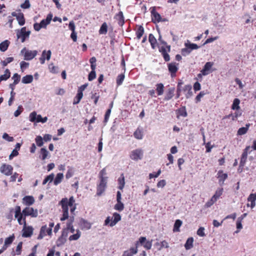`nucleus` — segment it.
Returning <instances> with one entry per match:
<instances>
[{
    "label": "nucleus",
    "instance_id": "f8f14e48",
    "mask_svg": "<svg viewBox=\"0 0 256 256\" xmlns=\"http://www.w3.org/2000/svg\"><path fill=\"white\" fill-rule=\"evenodd\" d=\"M106 183L107 180H105L104 178L100 180V183L97 187V195L100 196L104 192L106 188Z\"/></svg>",
    "mask_w": 256,
    "mask_h": 256
},
{
    "label": "nucleus",
    "instance_id": "4468645a",
    "mask_svg": "<svg viewBox=\"0 0 256 256\" xmlns=\"http://www.w3.org/2000/svg\"><path fill=\"white\" fill-rule=\"evenodd\" d=\"M52 52L50 50L46 51V50H43L42 52V56L40 58V61L41 64H44L46 60H49L51 57Z\"/></svg>",
    "mask_w": 256,
    "mask_h": 256
},
{
    "label": "nucleus",
    "instance_id": "473e14b6",
    "mask_svg": "<svg viewBox=\"0 0 256 256\" xmlns=\"http://www.w3.org/2000/svg\"><path fill=\"white\" fill-rule=\"evenodd\" d=\"M156 91L158 96H161L164 92V86L162 84L160 83L156 84Z\"/></svg>",
    "mask_w": 256,
    "mask_h": 256
},
{
    "label": "nucleus",
    "instance_id": "f03ea898",
    "mask_svg": "<svg viewBox=\"0 0 256 256\" xmlns=\"http://www.w3.org/2000/svg\"><path fill=\"white\" fill-rule=\"evenodd\" d=\"M129 156L131 160L136 162L142 160L144 156V150L140 148L134 150L130 152Z\"/></svg>",
    "mask_w": 256,
    "mask_h": 256
},
{
    "label": "nucleus",
    "instance_id": "cd10ccee",
    "mask_svg": "<svg viewBox=\"0 0 256 256\" xmlns=\"http://www.w3.org/2000/svg\"><path fill=\"white\" fill-rule=\"evenodd\" d=\"M81 232L79 230H76V234H74L70 236L68 240L70 241L78 240L81 236Z\"/></svg>",
    "mask_w": 256,
    "mask_h": 256
},
{
    "label": "nucleus",
    "instance_id": "72a5a7b5",
    "mask_svg": "<svg viewBox=\"0 0 256 256\" xmlns=\"http://www.w3.org/2000/svg\"><path fill=\"white\" fill-rule=\"evenodd\" d=\"M174 88H170L168 89V92L166 93L165 97L164 100H170L174 95Z\"/></svg>",
    "mask_w": 256,
    "mask_h": 256
},
{
    "label": "nucleus",
    "instance_id": "de8ad7c7",
    "mask_svg": "<svg viewBox=\"0 0 256 256\" xmlns=\"http://www.w3.org/2000/svg\"><path fill=\"white\" fill-rule=\"evenodd\" d=\"M118 181L119 184L118 188L122 190L125 184L124 176L122 175V177L118 178Z\"/></svg>",
    "mask_w": 256,
    "mask_h": 256
},
{
    "label": "nucleus",
    "instance_id": "58836bf2",
    "mask_svg": "<svg viewBox=\"0 0 256 256\" xmlns=\"http://www.w3.org/2000/svg\"><path fill=\"white\" fill-rule=\"evenodd\" d=\"M182 224V221L180 220H176L174 224L173 231L174 232H179L180 228Z\"/></svg>",
    "mask_w": 256,
    "mask_h": 256
},
{
    "label": "nucleus",
    "instance_id": "49530a36",
    "mask_svg": "<svg viewBox=\"0 0 256 256\" xmlns=\"http://www.w3.org/2000/svg\"><path fill=\"white\" fill-rule=\"evenodd\" d=\"M54 174L48 176L42 182L43 184H46L48 182H51L54 179Z\"/></svg>",
    "mask_w": 256,
    "mask_h": 256
},
{
    "label": "nucleus",
    "instance_id": "774afa93",
    "mask_svg": "<svg viewBox=\"0 0 256 256\" xmlns=\"http://www.w3.org/2000/svg\"><path fill=\"white\" fill-rule=\"evenodd\" d=\"M30 4L28 0H26L24 2L20 5L22 8H28L30 7Z\"/></svg>",
    "mask_w": 256,
    "mask_h": 256
},
{
    "label": "nucleus",
    "instance_id": "338daca9",
    "mask_svg": "<svg viewBox=\"0 0 256 256\" xmlns=\"http://www.w3.org/2000/svg\"><path fill=\"white\" fill-rule=\"evenodd\" d=\"M236 226L237 230L235 232L238 233L240 232V230L242 228V222L237 220L236 223Z\"/></svg>",
    "mask_w": 256,
    "mask_h": 256
},
{
    "label": "nucleus",
    "instance_id": "6e6552de",
    "mask_svg": "<svg viewBox=\"0 0 256 256\" xmlns=\"http://www.w3.org/2000/svg\"><path fill=\"white\" fill-rule=\"evenodd\" d=\"M22 212L24 215V218H26V216H30L32 218H36L38 216V212L36 209H34L31 207H26L24 208Z\"/></svg>",
    "mask_w": 256,
    "mask_h": 256
},
{
    "label": "nucleus",
    "instance_id": "e2e57ef3",
    "mask_svg": "<svg viewBox=\"0 0 256 256\" xmlns=\"http://www.w3.org/2000/svg\"><path fill=\"white\" fill-rule=\"evenodd\" d=\"M22 242H20L16 248V253L14 254L19 255L21 253V250L22 248Z\"/></svg>",
    "mask_w": 256,
    "mask_h": 256
},
{
    "label": "nucleus",
    "instance_id": "c756f323",
    "mask_svg": "<svg viewBox=\"0 0 256 256\" xmlns=\"http://www.w3.org/2000/svg\"><path fill=\"white\" fill-rule=\"evenodd\" d=\"M218 177L220 178V182L224 184V181L227 178L228 174H224L222 171L220 170L218 173Z\"/></svg>",
    "mask_w": 256,
    "mask_h": 256
},
{
    "label": "nucleus",
    "instance_id": "bf43d9fd",
    "mask_svg": "<svg viewBox=\"0 0 256 256\" xmlns=\"http://www.w3.org/2000/svg\"><path fill=\"white\" fill-rule=\"evenodd\" d=\"M74 174V171L72 168H70L68 170L66 174V179H69L70 178H71Z\"/></svg>",
    "mask_w": 256,
    "mask_h": 256
},
{
    "label": "nucleus",
    "instance_id": "13d9d810",
    "mask_svg": "<svg viewBox=\"0 0 256 256\" xmlns=\"http://www.w3.org/2000/svg\"><path fill=\"white\" fill-rule=\"evenodd\" d=\"M106 168H104L102 170H101L99 174L100 180L104 178L105 180H107V177L104 176H106Z\"/></svg>",
    "mask_w": 256,
    "mask_h": 256
},
{
    "label": "nucleus",
    "instance_id": "4c0bfd02",
    "mask_svg": "<svg viewBox=\"0 0 256 256\" xmlns=\"http://www.w3.org/2000/svg\"><path fill=\"white\" fill-rule=\"evenodd\" d=\"M108 32V26L106 22H104L101 26L99 30V34H106Z\"/></svg>",
    "mask_w": 256,
    "mask_h": 256
},
{
    "label": "nucleus",
    "instance_id": "7c9ffc66",
    "mask_svg": "<svg viewBox=\"0 0 256 256\" xmlns=\"http://www.w3.org/2000/svg\"><path fill=\"white\" fill-rule=\"evenodd\" d=\"M169 71L172 74H175L178 70V64L176 63H170L168 65Z\"/></svg>",
    "mask_w": 256,
    "mask_h": 256
},
{
    "label": "nucleus",
    "instance_id": "c9c22d12",
    "mask_svg": "<svg viewBox=\"0 0 256 256\" xmlns=\"http://www.w3.org/2000/svg\"><path fill=\"white\" fill-rule=\"evenodd\" d=\"M10 72L8 69H6L4 71V74L0 76V82L2 80H6L10 78Z\"/></svg>",
    "mask_w": 256,
    "mask_h": 256
},
{
    "label": "nucleus",
    "instance_id": "2eb2a0df",
    "mask_svg": "<svg viewBox=\"0 0 256 256\" xmlns=\"http://www.w3.org/2000/svg\"><path fill=\"white\" fill-rule=\"evenodd\" d=\"M152 240L150 241L146 240L145 237H140L139 238V242L140 244L146 250H150L152 246Z\"/></svg>",
    "mask_w": 256,
    "mask_h": 256
},
{
    "label": "nucleus",
    "instance_id": "7ed1b4c3",
    "mask_svg": "<svg viewBox=\"0 0 256 256\" xmlns=\"http://www.w3.org/2000/svg\"><path fill=\"white\" fill-rule=\"evenodd\" d=\"M183 91L186 98H189L192 95V86L190 84H187L182 88L180 83H178L177 88V97L178 98L180 96V92Z\"/></svg>",
    "mask_w": 256,
    "mask_h": 256
},
{
    "label": "nucleus",
    "instance_id": "a19ab883",
    "mask_svg": "<svg viewBox=\"0 0 256 256\" xmlns=\"http://www.w3.org/2000/svg\"><path fill=\"white\" fill-rule=\"evenodd\" d=\"M240 104V100L238 98H234L232 104V108L234 110H238L240 109L239 104Z\"/></svg>",
    "mask_w": 256,
    "mask_h": 256
},
{
    "label": "nucleus",
    "instance_id": "8fccbe9b",
    "mask_svg": "<svg viewBox=\"0 0 256 256\" xmlns=\"http://www.w3.org/2000/svg\"><path fill=\"white\" fill-rule=\"evenodd\" d=\"M48 68L50 72L53 74H56L58 72V66H56L53 64H50L48 66Z\"/></svg>",
    "mask_w": 256,
    "mask_h": 256
},
{
    "label": "nucleus",
    "instance_id": "052dcab7",
    "mask_svg": "<svg viewBox=\"0 0 256 256\" xmlns=\"http://www.w3.org/2000/svg\"><path fill=\"white\" fill-rule=\"evenodd\" d=\"M12 78L14 80V84H18L20 80V76L16 73L13 75Z\"/></svg>",
    "mask_w": 256,
    "mask_h": 256
},
{
    "label": "nucleus",
    "instance_id": "864d4df0",
    "mask_svg": "<svg viewBox=\"0 0 256 256\" xmlns=\"http://www.w3.org/2000/svg\"><path fill=\"white\" fill-rule=\"evenodd\" d=\"M96 60L95 57H92L90 60V68L92 70H95L96 68Z\"/></svg>",
    "mask_w": 256,
    "mask_h": 256
},
{
    "label": "nucleus",
    "instance_id": "5fc2aeb1",
    "mask_svg": "<svg viewBox=\"0 0 256 256\" xmlns=\"http://www.w3.org/2000/svg\"><path fill=\"white\" fill-rule=\"evenodd\" d=\"M14 239V234L6 238L4 240L5 245H10Z\"/></svg>",
    "mask_w": 256,
    "mask_h": 256
},
{
    "label": "nucleus",
    "instance_id": "37998d69",
    "mask_svg": "<svg viewBox=\"0 0 256 256\" xmlns=\"http://www.w3.org/2000/svg\"><path fill=\"white\" fill-rule=\"evenodd\" d=\"M80 225L82 228H86V230H88L91 227V224L90 223L88 222L87 221L82 220H80Z\"/></svg>",
    "mask_w": 256,
    "mask_h": 256
},
{
    "label": "nucleus",
    "instance_id": "69168bd1",
    "mask_svg": "<svg viewBox=\"0 0 256 256\" xmlns=\"http://www.w3.org/2000/svg\"><path fill=\"white\" fill-rule=\"evenodd\" d=\"M2 138L8 142H12L14 140L13 137L9 136L6 133H4L3 134Z\"/></svg>",
    "mask_w": 256,
    "mask_h": 256
},
{
    "label": "nucleus",
    "instance_id": "b1692460",
    "mask_svg": "<svg viewBox=\"0 0 256 256\" xmlns=\"http://www.w3.org/2000/svg\"><path fill=\"white\" fill-rule=\"evenodd\" d=\"M88 84H85L78 88V99L80 100V98H82V96H83V92H82L86 88V87L88 86Z\"/></svg>",
    "mask_w": 256,
    "mask_h": 256
},
{
    "label": "nucleus",
    "instance_id": "bb28decb",
    "mask_svg": "<svg viewBox=\"0 0 256 256\" xmlns=\"http://www.w3.org/2000/svg\"><path fill=\"white\" fill-rule=\"evenodd\" d=\"M10 42L8 40H5L0 44V50L4 52L6 51L8 47Z\"/></svg>",
    "mask_w": 256,
    "mask_h": 256
},
{
    "label": "nucleus",
    "instance_id": "603ef678",
    "mask_svg": "<svg viewBox=\"0 0 256 256\" xmlns=\"http://www.w3.org/2000/svg\"><path fill=\"white\" fill-rule=\"evenodd\" d=\"M14 60V58L12 57H8L5 60H2L0 63L3 66H6L9 63H10Z\"/></svg>",
    "mask_w": 256,
    "mask_h": 256
},
{
    "label": "nucleus",
    "instance_id": "aec40b11",
    "mask_svg": "<svg viewBox=\"0 0 256 256\" xmlns=\"http://www.w3.org/2000/svg\"><path fill=\"white\" fill-rule=\"evenodd\" d=\"M114 18L118 22V24L120 26H122L124 24V17L122 12H120L116 14L114 16Z\"/></svg>",
    "mask_w": 256,
    "mask_h": 256
},
{
    "label": "nucleus",
    "instance_id": "ea45409f",
    "mask_svg": "<svg viewBox=\"0 0 256 256\" xmlns=\"http://www.w3.org/2000/svg\"><path fill=\"white\" fill-rule=\"evenodd\" d=\"M222 192H223V188H218L216 190L214 194L212 196V198H213V199L214 200H216V201L217 200L222 194Z\"/></svg>",
    "mask_w": 256,
    "mask_h": 256
},
{
    "label": "nucleus",
    "instance_id": "3c124183",
    "mask_svg": "<svg viewBox=\"0 0 256 256\" xmlns=\"http://www.w3.org/2000/svg\"><path fill=\"white\" fill-rule=\"evenodd\" d=\"M48 152L46 148H41L40 155L42 156V160H44L46 158V157L48 155Z\"/></svg>",
    "mask_w": 256,
    "mask_h": 256
},
{
    "label": "nucleus",
    "instance_id": "0eeeda50",
    "mask_svg": "<svg viewBox=\"0 0 256 256\" xmlns=\"http://www.w3.org/2000/svg\"><path fill=\"white\" fill-rule=\"evenodd\" d=\"M159 51L161 52L162 55L164 60L166 62H168L170 60V57L168 54V52H170V46L169 45H164L163 46H158Z\"/></svg>",
    "mask_w": 256,
    "mask_h": 256
},
{
    "label": "nucleus",
    "instance_id": "e433bc0d",
    "mask_svg": "<svg viewBox=\"0 0 256 256\" xmlns=\"http://www.w3.org/2000/svg\"><path fill=\"white\" fill-rule=\"evenodd\" d=\"M193 242H194V238H189L185 244H184V247L186 248V250H190V248H192V246H193Z\"/></svg>",
    "mask_w": 256,
    "mask_h": 256
},
{
    "label": "nucleus",
    "instance_id": "9d476101",
    "mask_svg": "<svg viewBox=\"0 0 256 256\" xmlns=\"http://www.w3.org/2000/svg\"><path fill=\"white\" fill-rule=\"evenodd\" d=\"M52 234L51 232V228H48L46 225H44L42 226L40 234L38 237V240L42 239L44 236H45L46 234L48 236H50Z\"/></svg>",
    "mask_w": 256,
    "mask_h": 256
},
{
    "label": "nucleus",
    "instance_id": "2f4dec72",
    "mask_svg": "<svg viewBox=\"0 0 256 256\" xmlns=\"http://www.w3.org/2000/svg\"><path fill=\"white\" fill-rule=\"evenodd\" d=\"M64 178V174L62 173H58L56 174V178L54 180V183L55 186L60 184Z\"/></svg>",
    "mask_w": 256,
    "mask_h": 256
},
{
    "label": "nucleus",
    "instance_id": "f704fd0d",
    "mask_svg": "<svg viewBox=\"0 0 256 256\" xmlns=\"http://www.w3.org/2000/svg\"><path fill=\"white\" fill-rule=\"evenodd\" d=\"M16 20L18 22L20 26H22L25 24V19L24 18V14L22 13H18V16H16Z\"/></svg>",
    "mask_w": 256,
    "mask_h": 256
},
{
    "label": "nucleus",
    "instance_id": "4be33fe9",
    "mask_svg": "<svg viewBox=\"0 0 256 256\" xmlns=\"http://www.w3.org/2000/svg\"><path fill=\"white\" fill-rule=\"evenodd\" d=\"M138 252L136 248H131L130 250L124 251L122 256H133Z\"/></svg>",
    "mask_w": 256,
    "mask_h": 256
},
{
    "label": "nucleus",
    "instance_id": "a878e982",
    "mask_svg": "<svg viewBox=\"0 0 256 256\" xmlns=\"http://www.w3.org/2000/svg\"><path fill=\"white\" fill-rule=\"evenodd\" d=\"M184 46L186 47H188L190 50L191 52L194 50H197L200 48L196 44L190 43L188 40L184 43Z\"/></svg>",
    "mask_w": 256,
    "mask_h": 256
},
{
    "label": "nucleus",
    "instance_id": "79ce46f5",
    "mask_svg": "<svg viewBox=\"0 0 256 256\" xmlns=\"http://www.w3.org/2000/svg\"><path fill=\"white\" fill-rule=\"evenodd\" d=\"M124 78H125L124 74H119L117 76L116 82V84H117L118 86H120L122 84V82L124 80Z\"/></svg>",
    "mask_w": 256,
    "mask_h": 256
},
{
    "label": "nucleus",
    "instance_id": "a18cd8bd",
    "mask_svg": "<svg viewBox=\"0 0 256 256\" xmlns=\"http://www.w3.org/2000/svg\"><path fill=\"white\" fill-rule=\"evenodd\" d=\"M114 208L116 210L121 212L124 209V204L121 201L117 202Z\"/></svg>",
    "mask_w": 256,
    "mask_h": 256
},
{
    "label": "nucleus",
    "instance_id": "5701e85b",
    "mask_svg": "<svg viewBox=\"0 0 256 256\" xmlns=\"http://www.w3.org/2000/svg\"><path fill=\"white\" fill-rule=\"evenodd\" d=\"M74 216L70 217V220H69V222L66 224V226L69 231V232H70L72 234H74L75 232V230L72 224V222H74Z\"/></svg>",
    "mask_w": 256,
    "mask_h": 256
},
{
    "label": "nucleus",
    "instance_id": "dca6fc26",
    "mask_svg": "<svg viewBox=\"0 0 256 256\" xmlns=\"http://www.w3.org/2000/svg\"><path fill=\"white\" fill-rule=\"evenodd\" d=\"M112 220L110 224V226L112 227L115 226L121 220V216L117 212H114L112 216Z\"/></svg>",
    "mask_w": 256,
    "mask_h": 256
},
{
    "label": "nucleus",
    "instance_id": "6ab92c4d",
    "mask_svg": "<svg viewBox=\"0 0 256 256\" xmlns=\"http://www.w3.org/2000/svg\"><path fill=\"white\" fill-rule=\"evenodd\" d=\"M23 203L27 206H30L34 202V200L32 196H26L23 199Z\"/></svg>",
    "mask_w": 256,
    "mask_h": 256
},
{
    "label": "nucleus",
    "instance_id": "680f3d73",
    "mask_svg": "<svg viewBox=\"0 0 256 256\" xmlns=\"http://www.w3.org/2000/svg\"><path fill=\"white\" fill-rule=\"evenodd\" d=\"M191 52L190 50L188 47H186L182 50L181 53L183 56H186Z\"/></svg>",
    "mask_w": 256,
    "mask_h": 256
},
{
    "label": "nucleus",
    "instance_id": "20e7f679",
    "mask_svg": "<svg viewBox=\"0 0 256 256\" xmlns=\"http://www.w3.org/2000/svg\"><path fill=\"white\" fill-rule=\"evenodd\" d=\"M20 54L24 56V58L26 60H32L38 54L36 50H29L26 48H24L20 51Z\"/></svg>",
    "mask_w": 256,
    "mask_h": 256
},
{
    "label": "nucleus",
    "instance_id": "412c9836",
    "mask_svg": "<svg viewBox=\"0 0 256 256\" xmlns=\"http://www.w3.org/2000/svg\"><path fill=\"white\" fill-rule=\"evenodd\" d=\"M152 13V20L154 22H158L161 20V16L157 12H155L154 10H152L151 12Z\"/></svg>",
    "mask_w": 256,
    "mask_h": 256
},
{
    "label": "nucleus",
    "instance_id": "c03bdc74",
    "mask_svg": "<svg viewBox=\"0 0 256 256\" xmlns=\"http://www.w3.org/2000/svg\"><path fill=\"white\" fill-rule=\"evenodd\" d=\"M144 33V28L142 26H140L136 32L137 38L140 39Z\"/></svg>",
    "mask_w": 256,
    "mask_h": 256
},
{
    "label": "nucleus",
    "instance_id": "0e129e2a",
    "mask_svg": "<svg viewBox=\"0 0 256 256\" xmlns=\"http://www.w3.org/2000/svg\"><path fill=\"white\" fill-rule=\"evenodd\" d=\"M28 66L29 64L24 61H22L20 63V66L22 71H24L26 68Z\"/></svg>",
    "mask_w": 256,
    "mask_h": 256
},
{
    "label": "nucleus",
    "instance_id": "393cba45",
    "mask_svg": "<svg viewBox=\"0 0 256 256\" xmlns=\"http://www.w3.org/2000/svg\"><path fill=\"white\" fill-rule=\"evenodd\" d=\"M34 80L33 76L30 74L26 75L22 78V82L24 84L31 83Z\"/></svg>",
    "mask_w": 256,
    "mask_h": 256
},
{
    "label": "nucleus",
    "instance_id": "a211bd4d",
    "mask_svg": "<svg viewBox=\"0 0 256 256\" xmlns=\"http://www.w3.org/2000/svg\"><path fill=\"white\" fill-rule=\"evenodd\" d=\"M148 41L150 44L152 48L154 50L156 46H158V44L157 43V40L155 38L154 36L150 34L148 36Z\"/></svg>",
    "mask_w": 256,
    "mask_h": 256
},
{
    "label": "nucleus",
    "instance_id": "39448f33",
    "mask_svg": "<svg viewBox=\"0 0 256 256\" xmlns=\"http://www.w3.org/2000/svg\"><path fill=\"white\" fill-rule=\"evenodd\" d=\"M18 39H20L22 42H24L28 38L30 34V31H26V27H23L20 30H16Z\"/></svg>",
    "mask_w": 256,
    "mask_h": 256
},
{
    "label": "nucleus",
    "instance_id": "4d7b16f0",
    "mask_svg": "<svg viewBox=\"0 0 256 256\" xmlns=\"http://www.w3.org/2000/svg\"><path fill=\"white\" fill-rule=\"evenodd\" d=\"M96 77V73L95 70H92L90 72L88 76V80L89 81H92Z\"/></svg>",
    "mask_w": 256,
    "mask_h": 256
},
{
    "label": "nucleus",
    "instance_id": "423d86ee",
    "mask_svg": "<svg viewBox=\"0 0 256 256\" xmlns=\"http://www.w3.org/2000/svg\"><path fill=\"white\" fill-rule=\"evenodd\" d=\"M30 120L32 122L44 123L48 120V118H42L41 115L38 114L35 112H32L29 116Z\"/></svg>",
    "mask_w": 256,
    "mask_h": 256
},
{
    "label": "nucleus",
    "instance_id": "1a4fd4ad",
    "mask_svg": "<svg viewBox=\"0 0 256 256\" xmlns=\"http://www.w3.org/2000/svg\"><path fill=\"white\" fill-rule=\"evenodd\" d=\"M24 222V226L22 229V236L24 238L30 237L33 232V228L30 226H26V220L25 218L23 219Z\"/></svg>",
    "mask_w": 256,
    "mask_h": 256
},
{
    "label": "nucleus",
    "instance_id": "ddd939ff",
    "mask_svg": "<svg viewBox=\"0 0 256 256\" xmlns=\"http://www.w3.org/2000/svg\"><path fill=\"white\" fill-rule=\"evenodd\" d=\"M13 168L10 165L2 164L0 168V172L6 176H10L12 174Z\"/></svg>",
    "mask_w": 256,
    "mask_h": 256
},
{
    "label": "nucleus",
    "instance_id": "9b49d317",
    "mask_svg": "<svg viewBox=\"0 0 256 256\" xmlns=\"http://www.w3.org/2000/svg\"><path fill=\"white\" fill-rule=\"evenodd\" d=\"M214 65V63L212 62H207L204 66V68L200 71V74H198L200 76L202 74L203 76H206L210 74L211 72V68Z\"/></svg>",
    "mask_w": 256,
    "mask_h": 256
},
{
    "label": "nucleus",
    "instance_id": "f3484780",
    "mask_svg": "<svg viewBox=\"0 0 256 256\" xmlns=\"http://www.w3.org/2000/svg\"><path fill=\"white\" fill-rule=\"evenodd\" d=\"M248 201L250 202V207L253 208L256 206V193L251 194L248 198Z\"/></svg>",
    "mask_w": 256,
    "mask_h": 256
},
{
    "label": "nucleus",
    "instance_id": "6e6d98bb",
    "mask_svg": "<svg viewBox=\"0 0 256 256\" xmlns=\"http://www.w3.org/2000/svg\"><path fill=\"white\" fill-rule=\"evenodd\" d=\"M36 144L38 146H42L43 145V138L41 136H37L35 139Z\"/></svg>",
    "mask_w": 256,
    "mask_h": 256
},
{
    "label": "nucleus",
    "instance_id": "f257e3e1",
    "mask_svg": "<svg viewBox=\"0 0 256 256\" xmlns=\"http://www.w3.org/2000/svg\"><path fill=\"white\" fill-rule=\"evenodd\" d=\"M74 202V200L73 196H71L69 200L67 198H62L59 204L62 206L63 214L60 218L62 221L67 219L68 217V206H72Z\"/></svg>",
    "mask_w": 256,
    "mask_h": 256
},
{
    "label": "nucleus",
    "instance_id": "09e8293b",
    "mask_svg": "<svg viewBox=\"0 0 256 256\" xmlns=\"http://www.w3.org/2000/svg\"><path fill=\"white\" fill-rule=\"evenodd\" d=\"M66 238L61 236L56 241V245L58 246H61L66 242Z\"/></svg>",
    "mask_w": 256,
    "mask_h": 256
},
{
    "label": "nucleus",
    "instance_id": "c85d7f7f",
    "mask_svg": "<svg viewBox=\"0 0 256 256\" xmlns=\"http://www.w3.org/2000/svg\"><path fill=\"white\" fill-rule=\"evenodd\" d=\"M134 136L136 139H142L144 136V132L142 129H136V130L134 133Z\"/></svg>",
    "mask_w": 256,
    "mask_h": 256
}]
</instances>
